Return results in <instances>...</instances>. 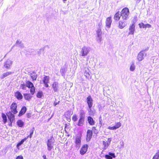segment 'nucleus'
Returning <instances> with one entry per match:
<instances>
[{
    "label": "nucleus",
    "instance_id": "obj_1",
    "mask_svg": "<svg viewBox=\"0 0 159 159\" xmlns=\"http://www.w3.org/2000/svg\"><path fill=\"white\" fill-rule=\"evenodd\" d=\"M20 88L23 90H25L26 87L30 89V93L32 95H34L35 92V88L33 84L30 80H27L25 83H23L21 84L20 85Z\"/></svg>",
    "mask_w": 159,
    "mask_h": 159
},
{
    "label": "nucleus",
    "instance_id": "obj_2",
    "mask_svg": "<svg viewBox=\"0 0 159 159\" xmlns=\"http://www.w3.org/2000/svg\"><path fill=\"white\" fill-rule=\"evenodd\" d=\"M129 13V10L127 7L123 8L120 13L122 19L123 20H126L128 17Z\"/></svg>",
    "mask_w": 159,
    "mask_h": 159
},
{
    "label": "nucleus",
    "instance_id": "obj_3",
    "mask_svg": "<svg viewBox=\"0 0 159 159\" xmlns=\"http://www.w3.org/2000/svg\"><path fill=\"white\" fill-rule=\"evenodd\" d=\"M87 102L88 104L89 110H88L89 114L92 115L93 113L91 107L93 104V99L90 95L89 96L86 98Z\"/></svg>",
    "mask_w": 159,
    "mask_h": 159
},
{
    "label": "nucleus",
    "instance_id": "obj_4",
    "mask_svg": "<svg viewBox=\"0 0 159 159\" xmlns=\"http://www.w3.org/2000/svg\"><path fill=\"white\" fill-rule=\"evenodd\" d=\"M85 122V113L84 112H81L80 113V118L77 123L78 126H83Z\"/></svg>",
    "mask_w": 159,
    "mask_h": 159
},
{
    "label": "nucleus",
    "instance_id": "obj_5",
    "mask_svg": "<svg viewBox=\"0 0 159 159\" xmlns=\"http://www.w3.org/2000/svg\"><path fill=\"white\" fill-rule=\"evenodd\" d=\"M10 112H13V114H16L18 113L17 105L15 102H13L10 105Z\"/></svg>",
    "mask_w": 159,
    "mask_h": 159
},
{
    "label": "nucleus",
    "instance_id": "obj_6",
    "mask_svg": "<svg viewBox=\"0 0 159 159\" xmlns=\"http://www.w3.org/2000/svg\"><path fill=\"white\" fill-rule=\"evenodd\" d=\"M9 115H7V117L9 120L10 121V123L9 124V125L10 126H12V123L14 120L15 119V114H13V112L9 111L8 112Z\"/></svg>",
    "mask_w": 159,
    "mask_h": 159
},
{
    "label": "nucleus",
    "instance_id": "obj_7",
    "mask_svg": "<svg viewBox=\"0 0 159 159\" xmlns=\"http://www.w3.org/2000/svg\"><path fill=\"white\" fill-rule=\"evenodd\" d=\"M49 76L47 75H44L42 79L43 83V84L44 86L46 88L48 87L49 86L48 84L49 83Z\"/></svg>",
    "mask_w": 159,
    "mask_h": 159
},
{
    "label": "nucleus",
    "instance_id": "obj_8",
    "mask_svg": "<svg viewBox=\"0 0 159 159\" xmlns=\"http://www.w3.org/2000/svg\"><path fill=\"white\" fill-rule=\"evenodd\" d=\"M88 147L89 146L87 144H84L83 145L80 149V153L81 155H83L84 154L87 152Z\"/></svg>",
    "mask_w": 159,
    "mask_h": 159
},
{
    "label": "nucleus",
    "instance_id": "obj_9",
    "mask_svg": "<svg viewBox=\"0 0 159 159\" xmlns=\"http://www.w3.org/2000/svg\"><path fill=\"white\" fill-rule=\"evenodd\" d=\"M13 63V61L10 59H7L4 62V66L7 69H10Z\"/></svg>",
    "mask_w": 159,
    "mask_h": 159
},
{
    "label": "nucleus",
    "instance_id": "obj_10",
    "mask_svg": "<svg viewBox=\"0 0 159 159\" xmlns=\"http://www.w3.org/2000/svg\"><path fill=\"white\" fill-rule=\"evenodd\" d=\"M81 134H78L76 137L75 143L77 146H80L81 143Z\"/></svg>",
    "mask_w": 159,
    "mask_h": 159
},
{
    "label": "nucleus",
    "instance_id": "obj_11",
    "mask_svg": "<svg viewBox=\"0 0 159 159\" xmlns=\"http://www.w3.org/2000/svg\"><path fill=\"white\" fill-rule=\"evenodd\" d=\"M89 49L86 47H83L81 49V53L82 54L81 56H86L89 53Z\"/></svg>",
    "mask_w": 159,
    "mask_h": 159
},
{
    "label": "nucleus",
    "instance_id": "obj_12",
    "mask_svg": "<svg viewBox=\"0 0 159 159\" xmlns=\"http://www.w3.org/2000/svg\"><path fill=\"white\" fill-rule=\"evenodd\" d=\"M93 131L90 129H88L87 132L86 140L88 141H89L92 138L93 135Z\"/></svg>",
    "mask_w": 159,
    "mask_h": 159
},
{
    "label": "nucleus",
    "instance_id": "obj_13",
    "mask_svg": "<svg viewBox=\"0 0 159 159\" xmlns=\"http://www.w3.org/2000/svg\"><path fill=\"white\" fill-rule=\"evenodd\" d=\"M121 126V123L120 122H118L116 123L114 126H109L107 128L110 130H114L119 128Z\"/></svg>",
    "mask_w": 159,
    "mask_h": 159
},
{
    "label": "nucleus",
    "instance_id": "obj_14",
    "mask_svg": "<svg viewBox=\"0 0 159 159\" xmlns=\"http://www.w3.org/2000/svg\"><path fill=\"white\" fill-rule=\"evenodd\" d=\"M135 23H134L130 25L129 28V34L133 35L135 31Z\"/></svg>",
    "mask_w": 159,
    "mask_h": 159
},
{
    "label": "nucleus",
    "instance_id": "obj_15",
    "mask_svg": "<svg viewBox=\"0 0 159 159\" xmlns=\"http://www.w3.org/2000/svg\"><path fill=\"white\" fill-rule=\"evenodd\" d=\"M53 142L51 141V139H48L47 143L48 149L49 151H50L53 148Z\"/></svg>",
    "mask_w": 159,
    "mask_h": 159
},
{
    "label": "nucleus",
    "instance_id": "obj_16",
    "mask_svg": "<svg viewBox=\"0 0 159 159\" xmlns=\"http://www.w3.org/2000/svg\"><path fill=\"white\" fill-rule=\"evenodd\" d=\"M52 87L55 92H57L59 90V84L57 82H54L52 84Z\"/></svg>",
    "mask_w": 159,
    "mask_h": 159
},
{
    "label": "nucleus",
    "instance_id": "obj_17",
    "mask_svg": "<svg viewBox=\"0 0 159 159\" xmlns=\"http://www.w3.org/2000/svg\"><path fill=\"white\" fill-rule=\"evenodd\" d=\"M27 108L25 106H23L19 112V114H18V116L19 117L25 114Z\"/></svg>",
    "mask_w": 159,
    "mask_h": 159
},
{
    "label": "nucleus",
    "instance_id": "obj_18",
    "mask_svg": "<svg viewBox=\"0 0 159 159\" xmlns=\"http://www.w3.org/2000/svg\"><path fill=\"white\" fill-rule=\"evenodd\" d=\"M15 96L18 100H21L23 98L22 95L21 93L19 91H17L15 92Z\"/></svg>",
    "mask_w": 159,
    "mask_h": 159
},
{
    "label": "nucleus",
    "instance_id": "obj_19",
    "mask_svg": "<svg viewBox=\"0 0 159 159\" xmlns=\"http://www.w3.org/2000/svg\"><path fill=\"white\" fill-rule=\"evenodd\" d=\"M32 95L31 93H24L23 94L24 97L25 99L28 101H30L32 98Z\"/></svg>",
    "mask_w": 159,
    "mask_h": 159
},
{
    "label": "nucleus",
    "instance_id": "obj_20",
    "mask_svg": "<svg viewBox=\"0 0 159 159\" xmlns=\"http://www.w3.org/2000/svg\"><path fill=\"white\" fill-rule=\"evenodd\" d=\"M111 140L110 138L108 139L107 141H103V149H107L110 143Z\"/></svg>",
    "mask_w": 159,
    "mask_h": 159
},
{
    "label": "nucleus",
    "instance_id": "obj_21",
    "mask_svg": "<svg viewBox=\"0 0 159 159\" xmlns=\"http://www.w3.org/2000/svg\"><path fill=\"white\" fill-rule=\"evenodd\" d=\"M112 22L111 18V17H109L107 18L106 20V26L109 28Z\"/></svg>",
    "mask_w": 159,
    "mask_h": 159
},
{
    "label": "nucleus",
    "instance_id": "obj_22",
    "mask_svg": "<svg viewBox=\"0 0 159 159\" xmlns=\"http://www.w3.org/2000/svg\"><path fill=\"white\" fill-rule=\"evenodd\" d=\"M87 121L89 124L91 125H94L95 124V122L93 118L90 116L87 117Z\"/></svg>",
    "mask_w": 159,
    "mask_h": 159
},
{
    "label": "nucleus",
    "instance_id": "obj_23",
    "mask_svg": "<svg viewBox=\"0 0 159 159\" xmlns=\"http://www.w3.org/2000/svg\"><path fill=\"white\" fill-rule=\"evenodd\" d=\"M144 53L143 51L140 52L137 56V59L139 61H142L143 59Z\"/></svg>",
    "mask_w": 159,
    "mask_h": 159
},
{
    "label": "nucleus",
    "instance_id": "obj_24",
    "mask_svg": "<svg viewBox=\"0 0 159 159\" xmlns=\"http://www.w3.org/2000/svg\"><path fill=\"white\" fill-rule=\"evenodd\" d=\"M97 36L98 37V41L99 42H100L102 40V37L101 35L102 34V32L100 29H98L97 31Z\"/></svg>",
    "mask_w": 159,
    "mask_h": 159
},
{
    "label": "nucleus",
    "instance_id": "obj_25",
    "mask_svg": "<svg viewBox=\"0 0 159 159\" xmlns=\"http://www.w3.org/2000/svg\"><path fill=\"white\" fill-rule=\"evenodd\" d=\"M120 17H121V14H120L119 11H118L114 15V19L115 20L118 21L120 19Z\"/></svg>",
    "mask_w": 159,
    "mask_h": 159
},
{
    "label": "nucleus",
    "instance_id": "obj_26",
    "mask_svg": "<svg viewBox=\"0 0 159 159\" xmlns=\"http://www.w3.org/2000/svg\"><path fill=\"white\" fill-rule=\"evenodd\" d=\"M112 157L115 158V156L114 153L109 152V155H106L105 156V157L106 159H112Z\"/></svg>",
    "mask_w": 159,
    "mask_h": 159
},
{
    "label": "nucleus",
    "instance_id": "obj_27",
    "mask_svg": "<svg viewBox=\"0 0 159 159\" xmlns=\"http://www.w3.org/2000/svg\"><path fill=\"white\" fill-rule=\"evenodd\" d=\"M27 140V138H25L22 139L20 142H18L16 145V148L18 149H19V146L22 144L24 142Z\"/></svg>",
    "mask_w": 159,
    "mask_h": 159
},
{
    "label": "nucleus",
    "instance_id": "obj_28",
    "mask_svg": "<svg viewBox=\"0 0 159 159\" xmlns=\"http://www.w3.org/2000/svg\"><path fill=\"white\" fill-rule=\"evenodd\" d=\"M12 73V72L10 71H7L5 73H4L1 77V79H3L4 78L7 76H8L10 75Z\"/></svg>",
    "mask_w": 159,
    "mask_h": 159
},
{
    "label": "nucleus",
    "instance_id": "obj_29",
    "mask_svg": "<svg viewBox=\"0 0 159 159\" xmlns=\"http://www.w3.org/2000/svg\"><path fill=\"white\" fill-rule=\"evenodd\" d=\"M16 123L17 124V125L19 127H23V126L24 125V123L23 122L20 120H18L17 122Z\"/></svg>",
    "mask_w": 159,
    "mask_h": 159
},
{
    "label": "nucleus",
    "instance_id": "obj_30",
    "mask_svg": "<svg viewBox=\"0 0 159 159\" xmlns=\"http://www.w3.org/2000/svg\"><path fill=\"white\" fill-rule=\"evenodd\" d=\"M30 77L32 80H35L37 78V75L35 73H33L30 74Z\"/></svg>",
    "mask_w": 159,
    "mask_h": 159
},
{
    "label": "nucleus",
    "instance_id": "obj_31",
    "mask_svg": "<svg viewBox=\"0 0 159 159\" xmlns=\"http://www.w3.org/2000/svg\"><path fill=\"white\" fill-rule=\"evenodd\" d=\"M2 121L4 123L7 122V119L6 116L3 113H2Z\"/></svg>",
    "mask_w": 159,
    "mask_h": 159
},
{
    "label": "nucleus",
    "instance_id": "obj_32",
    "mask_svg": "<svg viewBox=\"0 0 159 159\" xmlns=\"http://www.w3.org/2000/svg\"><path fill=\"white\" fill-rule=\"evenodd\" d=\"M125 26V25L124 22L120 21L119 22V27L121 29L123 28Z\"/></svg>",
    "mask_w": 159,
    "mask_h": 159
},
{
    "label": "nucleus",
    "instance_id": "obj_33",
    "mask_svg": "<svg viewBox=\"0 0 159 159\" xmlns=\"http://www.w3.org/2000/svg\"><path fill=\"white\" fill-rule=\"evenodd\" d=\"M34 128H33L30 131V134L29 135H28L25 138H27V139L28 138H31L32 137V135L33 134L34 132Z\"/></svg>",
    "mask_w": 159,
    "mask_h": 159
},
{
    "label": "nucleus",
    "instance_id": "obj_34",
    "mask_svg": "<svg viewBox=\"0 0 159 159\" xmlns=\"http://www.w3.org/2000/svg\"><path fill=\"white\" fill-rule=\"evenodd\" d=\"M159 158V150L157 151V152L155 153L152 159H158Z\"/></svg>",
    "mask_w": 159,
    "mask_h": 159
},
{
    "label": "nucleus",
    "instance_id": "obj_35",
    "mask_svg": "<svg viewBox=\"0 0 159 159\" xmlns=\"http://www.w3.org/2000/svg\"><path fill=\"white\" fill-rule=\"evenodd\" d=\"M43 94L42 91H39L37 92L36 94V97L39 98H41Z\"/></svg>",
    "mask_w": 159,
    "mask_h": 159
},
{
    "label": "nucleus",
    "instance_id": "obj_36",
    "mask_svg": "<svg viewBox=\"0 0 159 159\" xmlns=\"http://www.w3.org/2000/svg\"><path fill=\"white\" fill-rule=\"evenodd\" d=\"M67 70V69L66 68H62L60 70V72L63 74H64L65 73Z\"/></svg>",
    "mask_w": 159,
    "mask_h": 159
},
{
    "label": "nucleus",
    "instance_id": "obj_37",
    "mask_svg": "<svg viewBox=\"0 0 159 159\" xmlns=\"http://www.w3.org/2000/svg\"><path fill=\"white\" fill-rule=\"evenodd\" d=\"M72 119L73 121H76L78 119L77 115L75 114H74L72 116Z\"/></svg>",
    "mask_w": 159,
    "mask_h": 159
},
{
    "label": "nucleus",
    "instance_id": "obj_38",
    "mask_svg": "<svg viewBox=\"0 0 159 159\" xmlns=\"http://www.w3.org/2000/svg\"><path fill=\"white\" fill-rule=\"evenodd\" d=\"M135 67L134 64H131L130 67V70L131 71H133L134 70Z\"/></svg>",
    "mask_w": 159,
    "mask_h": 159
},
{
    "label": "nucleus",
    "instance_id": "obj_39",
    "mask_svg": "<svg viewBox=\"0 0 159 159\" xmlns=\"http://www.w3.org/2000/svg\"><path fill=\"white\" fill-rule=\"evenodd\" d=\"M92 131H93V132L94 134H97L98 133V132L96 129V128L95 127L93 126L92 127Z\"/></svg>",
    "mask_w": 159,
    "mask_h": 159
},
{
    "label": "nucleus",
    "instance_id": "obj_40",
    "mask_svg": "<svg viewBox=\"0 0 159 159\" xmlns=\"http://www.w3.org/2000/svg\"><path fill=\"white\" fill-rule=\"evenodd\" d=\"M139 25L140 28H145V25L143 22L139 24Z\"/></svg>",
    "mask_w": 159,
    "mask_h": 159
},
{
    "label": "nucleus",
    "instance_id": "obj_41",
    "mask_svg": "<svg viewBox=\"0 0 159 159\" xmlns=\"http://www.w3.org/2000/svg\"><path fill=\"white\" fill-rule=\"evenodd\" d=\"M84 75L86 78H89L90 76L89 73L87 72H85L84 73Z\"/></svg>",
    "mask_w": 159,
    "mask_h": 159
},
{
    "label": "nucleus",
    "instance_id": "obj_42",
    "mask_svg": "<svg viewBox=\"0 0 159 159\" xmlns=\"http://www.w3.org/2000/svg\"><path fill=\"white\" fill-rule=\"evenodd\" d=\"M151 27V25L150 24H145V28H150Z\"/></svg>",
    "mask_w": 159,
    "mask_h": 159
},
{
    "label": "nucleus",
    "instance_id": "obj_43",
    "mask_svg": "<svg viewBox=\"0 0 159 159\" xmlns=\"http://www.w3.org/2000/svg\"><path fill=\"white\" fill-rule=\"evenodd\" d=\"M26 116L28 118H30L31 116V113H28L26 114Z\"/></svg>",
    "mask_w": 159,
    "mask_h": 159
},
{
    "label": "nucleus",
    "instance_id": "obj_44",
    "mask_svg": "<svg viewBox=\"0 0 159 159\" xmlns=\"http://www.w3.org/2000/svg\"><path fill=\"white\" fill-rule=\"evenodd\" d=\"M16 159H23V157L21 156H18Z\"/></svg>",
    "mask_w": 159,
    "mask_h": 159
},
{
    "label": "nucleus",
    "instance_id": "obj_45",
    "mask_svg": "<svg viewBox=\"0 0 159 159\" xmlns=\"http://www.w3.org/2000/svg\"><path fill=\"white\" fill-rule=\"evenodd\" d=\"M59 101H58V102H54V106H56L57 105L59 104Z\"/></svg>",
    "mask_w": 159,
    "mask_h": 159
},
{
    "label": "nucleus",
    "instance_id": "obj_46",
    "mask_svg": "<svg viewBox=\"0 0 159 159\" xmlns=\"http://www.w3.org/2000/svg\"><path fill=\"white\" fill-rule=\"evenodd\" d=\"M43 159H47V157L46 155H44L43 156Z\"/></svg>",
    "mask_w": 159,
    "mask_h": 159
},
{
    "label": "nucleus",
    "instance_id": "obj_47",
    "mask_svg": "<svg viewBox=\"0 0 159 159\" xmlns=\"http://www.w3.org/2000/svg\"><path fill=\"white\" fill-rule=\"evenodd\" d=\"M64 2H65L67 1V0H63Z\"/></svg>",
    "mask_w": 159,
    "mask_h": 159
},
{
    "label": "nucleus",
    "instance_id": "obj_48",
    "mask_svg": "<svg viewBox=\"0 0 159 159\" xmlns=\"http://www.w3.org/2000/svg\"><path fill=\"white\" fill-rule=\"evenodd\" d=\"M66 125H67V124H65V128L66 127Z\"/></svg>",
    "mask_w": 159,
    "mask_h": 159
}]
</instances>
